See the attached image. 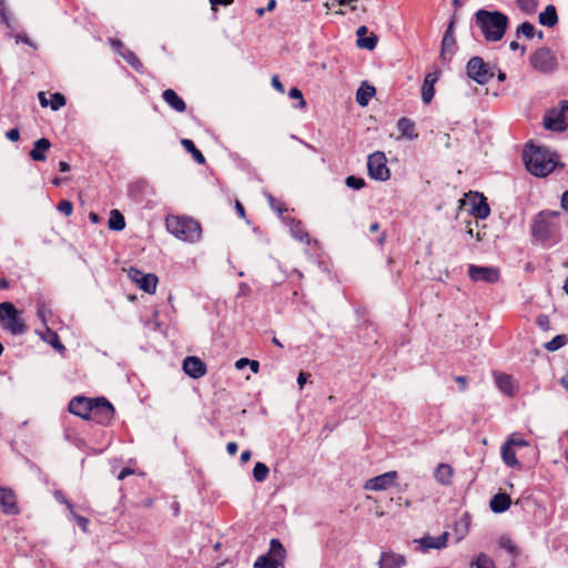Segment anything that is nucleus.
<instances>
[{"mask_svg":"<svg viewBox=\"0 0 568 568\" xmlns=\"http://www.w3.org/2000/svg\"><path fill=\"white\" fill-rule=\"evenodd\" d=\"M506 444H509V446H518V447H526L528 446V442H526L524 438L515 439L513 437L508 438Z\"/></svg>","mask_w":568,"mask_h":568,"instance_id":"obj_55","label":"nucleus"},{"mask_svg":"<svg viewBox=\"0 0 568 568\" xmlns=\"http://www.w3.org/2000/svg\"><path fill=\"white\" fill-rule=\"evenodd\" d=\"M499 545H500L501 548L506 549L510 554H516L517 552L516 546L508 538H501L500 541H499Z\"/></svg>","mask_w":568,"mask_h":568,"instance_id":"obj_49","label":"nucleus"},{"mask_svg":"<svg viewBox=\"0 0 568 568\" xmlns=\"http://www.w3.org/2000/svg\"><path fill=\"white\" fill-rule=\"evenodd\" d=\"M466 73L480 85L487 84L494 77V71L489 63L485 62L484 59L478 55L468 60Z\"/></svg>","mask_w":568,"mask_h":568,"instance_id":"obj_6","label":"nucleus"},{"mask_svg":"<svg viewBox=\"0 0 568 568\" xmlns=\"http://www.w3.org/2000/svg\"><path fill=\"white\" fill-rule=\"evenodd\" d=\"M470 568H496V567H495L494 560L488 555H486L485 552H480L471 561Z\"/></svg>","mask_w":568,"mask_h":568,"instance_id":"obj_36","label":"nucleus"},{"mask_svg":"<svg viewBox=\"0 0 568 568\" xmlns=\"http://www.w3.org/2000/svg\"><path fill=\"white\" fill-rule=\"evenodd\" d=\"M58 210L63 213L64 215L69 216L72 214V211H73V204L72 202L68 201V200H62L59 204H58Z\"/></svg>","mask_w":568,"mask_h":568,"instance_id":"obj_48","label":"nucleus"},{"mask_svg":"<svg viewBox=\"0 0 568 568\" xmlns=\"http://www.w3.org/2000/svg\"><path fill=\"white\" fill-rule=\"evenodd\" d=\"M523 158L527 170L539 178L547 176L559 164L557 154L544 146L532 144L524 152Z\"/></svg>","mask_w":568,"mask_h":568,"instance_id":"obj_1","label":"nucleus"},{"mask_svg":"<svg viewBox=\"0 0 568 568\" xmlns=\"http://www.w3.org/2000/svg\"><path fill=\"white\" fill-rule=\"evenodd\" d=\"M501 458H503V462L509 466V467H516V466H519V462L516 457V453L515 450L513 449L511 446H509V444H504L501 446Z\"/></svg>","mask_w":568,"mask_h":568,"instance_id":"obj_34","label":"nucleus"},{"mask_svg":"<svg viewBox=\"0 0 568 568\" xmlns=\"http://www.w3.org/2000/svg\"><path fill=\"white\" fill-rule=\"evenodd\" d=\"M405 564V557L393 551H383L378 560L379 568H402Z\"/></svg>","mask_w":568,"mask_h":568,"instance_id":"obj_18","label":"nucleus"},{"mask_svg":"<svg viewBox=\"0 0 568 568\" xmlns=\"http://www.w3.org/2000/svg\"><path fill=\"white\" fill-rule=\"evenodd\" d=\"M468 276L474 282H485L493 284L498 282L500 274L497 267L478 266L471 264L468 267Z\"/></svg>","mask_w":568,"mask_h":568,"instance_id":"obj_11","label":"nucleus"},{"mask_svg":"<svg viewBox=\"0 0 568 568\" xmlns=\"http://www.w3.org/2000/svg\"><path fill=\"white\" fill-rule=\"evenodd\" d=\"M376 89L373 85L363 83L356 92V102L361 106H366L369 100L375 95Z\"/></svg>","mask_w":568,"mask_h":568,"instance_id":"obj_26","label":"nucleus"},{"mask_svg":"<svg viewBox=\"0 0 568 568\" xmlns=\"http://www.w3.org/2000/svg\"><path fill=\"white\" fill-rule=\"evenodd\" d=\"M183 371L192 378H200L205 375L206 366L199 357L187 356L183 361Z\"/></svg>","mask_w":568,"mask_h":568,"instance_id":"obj_17","label":"nucleus"},{"mask_svg":"<svg viewBox=\"0 0 568 568\" xmlns=\"http://www.w3.org/2000/svg\"><path fill=\"white\" fill-rule=\"evenodd\" d=\"M378 38L375 34H371L369 37L357 38V47L363 49L373 50L377 44Z\"/></svg>","mask_w":568,"mask_h":568,"instance_id":"obj_40","label":"nucleus"},{"mask_svg":"<svg viewBox=\"0 0 568 568\" xmlns=\"http://www.w3.org/2000/svg\"><path fill=\"white\" fill-rule=\"evenodd\" d=\"M290 232L292 236L303 243L308 244L310 243V235L308 233L303 229L302 222L298 220H292L290 223Z\"/></svg>","mask_w":568,"mask_h":568,"instance_id":"obj_29","label":"nucleus"},{"mask_svg":"<svg viewBox=\"0 0 568 568\" xmlns=\"http://www.w3.org/2000/svg\"><path fill=\"white\" fill-rule=\"evenodd\" d=\"M558 22V16L555 6L548 4L546 9L539 14V23L552 28Z\"/></svg>","mask_w":568,"mask_h":568,"instance_id":"obj_27","label":"nucleus"},{"mask_svg":"<svg viewBox=\"0 0 568 568\" xmlns=\"http://www.w3.org/2000/svg\"><path fill=\"white\" fill-rule=\"evenodd\" d=\"M239 446L235 442H230L226 445V450L231 456H234L237 453Z\"/></svg>","mask_w":568,"mask_h":568,"instance_id":"obj_60","label":"nucleus"},{"mask_svg":"<svg viewBox=\"0 0 568 568\" xmlns=\"http://www.w3.org/2000/svg\"><path fill=\"white\" fill-rule=\"evenodd\" d=\"M544 125L551 131H565L568 128V101H561L559 108L549 110L544 116Z\"/></svg>","mask_w":568,"mask_h":568,"instance_id":"obj_7","label":"nucleus"},{"mask_svg":"<svg viewBox=\"0 0 568 568\" xmlns=\"http://www.w3.org/2000/svg\"><path fill=\"white\" fill-rule=\"evenodd\" d=\"M454 28H455V21L454 20H450L445 33H444V37H455L454 36Z\"/></svg>","mask_w":568,"mask_h":568,"instance_id":"obj_62","label":"nucleus"},{"mask_svg":"<svg viewBox=\"0 0 568 568\" xmlns=\"http://www.w3.org/2000/svg\"><path fill=\"white\" fill-rule=\"evenodd\" d=\"M53 496L58 503L64 504L68 507L69 511L73 513V504L65 498L64 494L61 490H55Z\"/></svg>","mask_w":568,"mask_h":568,"instance_id":"obj_47","label":"nucleus"},{"mask_svg":"<svg viewBox=\"0 0 568 568\" xmlns=\"http://www.w3.org/2000/svg\"><path fill=\"white\" fill-rule=\"evenodd\" d=\"M272 85L273 88L278 91L280 93H284L285 92V89H284V85L282 84V82L280 81V78L278 75H273L272 77Z\"/></svg>","mask_w":568,"mask_h":568,"instance_id":"obj_57","label":"nucleus"},{"mask_svg":"<svg viewBox=\"0 0 568 568\" xmlns=\"http://www.w3.org/2000/svg\"><path fill=\"white\" fill-rule=\"evenodd\" d=\"M531 67L542 73L552 72L557 67V60L551 50L542 47L531 53L529 58Z\"/></svg>","mask_w":568,"mask_h":568,"instance_id":"obj_9","label":"nucleus"},{"mask_svg":"<svg viewBox=\"0 0 568 568\" xmlns=\"http://www.w3.org/2000/svg\"><path fill=\"white\" fill-rule=\"evenodd\" d=\"M67 103L65 97L62 93L55 92L51 94L50 106L53 111L59 110Z\"/></svg>","mask_w":568,"mask_h":568,"instance_id":"obj_43","label":"nucleus"},{"mask_svg":"<svg viewBox=\"0 0 568 568\" xmlns=\"http://www.w3.org/2000/svg\"><path fill=\"white\" fill-rule=\"evenodd\" d=\"M568 338L566 335H557L551 341L547 342L545 344V348L549 352H555L561 348L564 345H566Z\"/></svg>","mask_w":568,"mask_h":568,"instance_id":"obj_38","label":"nucleus"},{"mask_svg":"<svg viewBox=\"0 0 568 568\" xmlns=\"http://www.w3.org/2000/svg\"><path fill=\"white\" fill-rule=\"evenodd\" d=\"M311 375L308 373L301 372L297 377V384L301 388H303L304 384L307 382Z\"/></svg>","mask_w":568,"mask_h":568,"instance_id":"obj_59","label":"nucleus"},{"mask_svg":"<svg viewBox=\"0 0 568 568\" xmlns=\"http://www.w3.org/2000/svg\"><path fill=\"white\" fill-rule=\"evenodd\" d=\"M182 146L192 154L195 162L199 164L205 163V158L203 153L195 146L192 140L190 139H183L181 141Z\"/></svg>","mask_w":568,"mask_h":568,"instance_id":"obj_35","label":"nucleus"},{"mask_svg":"<svg viewBox=\"0 0 568 568\" xmlns=\"http://www.w3.org/2000/svg\"><path fill=\"white\" fill-rule=\"evenodd\" d=\"M128 274H129V277L134 283H138L141 280V277L144 276V273L142 271H140L139 268H135V267H130Z\"/></svg>","mask_w":568,"mask_h":568,"instance_id":"obj_51","label":"nucleus"},{"mask_svg":"<svg viewBox=\"0 0 568 568\" xmlns=\"http://www.w3.org/2000/svg\"><path fill=\"white\" fill-rule=\"evenodd\" d=\"M286 558V550L282 542L273 538L270 541L268 552L257 557L254 561V568H282Z\"/></svg>","mask_w":568,"mask_h":568,"instance_id":"obj_4","label":"nucleus"},{"mask_svg":"<svg viewBox=\"0 0 568 568\" xmlns=\"http://www.w3.org/2000/svg\"><path fill=\"white\" fill-rule=\"evenodd\" d=\"M561 207L568 211V191H565L561 195Z\"/></svg>","mask_w":568,"mask_h":568,"instance_id":"obj_64","label":"nucleus"},{"mask_svg":"<svg viewBox=\"0 0 568 568\" xmlns=\"http://www.w3.org/2000/svg\"><path fill=\"white\" fill-rule=\"evenodd\" d=\"M89 419L101 425H108L114 417V407L105 397L93 398Z\"/></svg>","mask_w":568,"mask_h":568,"instance_id":"obj_8","label":"nucleus"},{"mask_svg":"<svg viewBox=\"0 0 568 568\" xmlns=\"http://www.w3.org/2000/svg\"><path fill=\"white\" fill-rule=\"evenodd\" d=\"M164 102L176 112H184L186 110L185 102L178 95L173 89H166L162 93Z\"/></svg>","mask_w":568,"mask_h":568,"instance_id":"obj_21","label":"nucleus"},{"mask_svg":"<svg viewBox=\"0 0 568 568\" xmlns=\"http://www.w3.org/2000/svg\"><path fill=\"white\" fill-rule=\"evenodd\" d=\"M0 508L4 515L20 514L17 495L10 487L0 486Z\"/></svg>","mask_w":568,"mask_h":568,"instance_id":"obj_13","label":"nucleus"},{"mask_svg":"<svg viewBox=\"0 0 568 568\" xmlns=\"http://www.w3.org/2000/svg\"><path fill=\"white\" fill-rule=\"evenodd\" d=\"M471 214L480 220H485L490 214V207L484 195H480L479 202L473 205Z\"/></svg>","mask_w":568,"mask_h":568,"instance_id":"obj_33","label":"nucleus"},{"mask_svg":"<svg viewBox=\"0 0 568 568\" xmlns=\"http://www.w3.org/2000/svg\"><path fill=\"white\" fill-rule=\"evenodd\" d=\"M537 324L539 325V327L544 331H547L549 329L550 327V322H549V318L547 315H539L537 317Z\"/></svg>","mask_w":568,"mask_h":568,"instance_id":"obj_53","label":"nucleus"},{"mask_svg":"<svg viewBox=\"0 0 568 568\" xmlns=\"http://www.w3.org/2000/svg\"><path fill=\"white\" fill-rule=\"evenodd\" d=\"M250 367L251 371L253 373H257L258 372V368H260V363L257 361H254V359H248V358H240L239 361H236L235 363V367L237 369H242L244 367Z\"/></svg>","mask_w":568,"mask_h":568,"instance_id":"obj_42","label":"nucleus"},{"mask_svg":"<svg viewBox=\"0 0 568 568\" xmlns=\"http://www.w3.org/2000/svg\"><path fill=\"white\" fill-rule=\"evenodd\" d=\"M6 136L8 140L17 142L20 139V131L18 128H13L6 132Z\"/></svg>","mask_w":568,"mask_h":568,"instance_id":"obj_54","label":"nucleus"},{"mask_svg":"<svg viewBox=\"0 0 568 568\" xmlns=\"http://www.w3.org/2000/svg\"><path fill=\"white\" fill-rule=\"evenodd\" d=\"M120 55L135 70H139V68L142 65L139 58L130 49H124L123 52H120Z\"/></svg>","mask_w":568,"mask_h":568,"instance_id":"obj_39","label":"nucleus"},{"mask_svg":"<svg viewBox=\"0 0 568 568\" xmlns=\"http://www.w3.org/2000/svg\"><path fill=\"white\" fill-rule=\"evenodd\" d=\"M232 2H233V0H210L212 10H216V6H219V4L227 6V4H231Z\"/></svg>","mask_w":568,"mask_h":568,"instance_id":"obj_58","label":"nucleus"},{"mask_svg":"<svg viewBox=\"0 0 568 568\" xmlns=\"http://www.w3.org/2000/svg\"><path fill=\"white\" fill-rule=\"evenodd\" d=\"M0 18H1V21L8 27V28H13L12 24H11V21L7 14V11H6V7H4V2L1 0L0 1Z\"/></svg>","mask_w":568,"mask_h":568,"instance_id":"obj_50","label":"nucleus"},{"mask_svg":"<svg viewBox=\"0 0 568 568\" xmlns=\"http://www.w3.org/2000/svg\"><path fill=\"white\" fill-rule=\"evenodd\" d=\"M109 229L112 231H122L125 227V220L119 210H112L108 222Z\"/></svg>","mask_w":568,"mask_h":568,"instance_id":"obj_32","label":"nucleus"},{"mask_svg":"<svg viewBox=\"0 0 568 568\" xmlns=\"http://www.w3.org/2000/svg\"><path fill=\"white\" fill-rule=\"evenodd\" d=\"M517 34H523L526 38L531 39L535 36V26L525 21L517 28Z\"/></svg>","mask_w":568,"mask_h":568,"instance_id":"obj_44","label":"nucleus"},{"mask_svg":"<svg viewBox=\"0 0 568 568\" xmlns=\"http://www.w3.org/2000/svg\"><path fill=\"white\" fill-rule=\"evenodd\" d=\"M510 504L511 499L506 493H498L494 495L489 501L490 509L495 514H501L506 511L510 507Z\"/></svg>","mask_w":568,"mask_h":568,"instance_id":"obj_23","label":"nucleus"},{"mask_svg":"<svg viewBox=\"0 0 568 568\" xmlns=\"http://www.w3.org/2000/svg\"><path fill=\"white\" fill-rule=\"evenodd\" d=\"M457 49L455 37H443L439 59L447 63L452 60Z\"/></svg>","mask_w":568,"mask_h":568,"instance_id":"obj_24","label":"nucleus"},{"mask_svg":"<svg viewBox=\"0 0 568 568\" xmlns=\"http://www.w3.org/2000/svg\"><path fill=\"white\" fill-rule=\"evenodd\" d=\"M132 473H133V470H132L131 468H128V467H126V468H123V469L119 473V475H118V479H119V480H122V479H124L126 476L131 475Z\"/></svg>","mask_w":568,"mask_h":568,"instance_id":"obj_63","label":"nucleus"},{"mask_svg":"<svg viewBox=\"0 0 568 568\" xmlns=\"http://www.w3.org/2000/svg\"><path fill=\"white\" fill-rule=\"evenodd\" d=\"M270 469L264 463H256L253 468V477L256 481L263 483L268 476Z\"/></svg>","mask_w":568,"mask_h":568,"instance_id":"obj_37","label":"nucleus"},{"mask_svg":"<svg viewBox=\"0 0 568 568\" xmlns=\"http://www.w3.org/2000/svg\"><path fill=\"white\" fill-rule=\"evenodd\" d=\"M136 284L145 293L153 294L156 291L158 276L152 273L144 274Z\"/></svg>","mask_w":568,"mask_h":568,"instance_id":"obj_30","label":"nucleus"},{"mask_svg":"<svg viewBox=\"0 0 568 568\" xmlns=\"http://www.w3.org/2000/svg\"><path fill=\"white\" fill-rule=\"evenodd\" d=\"M475 21L488 42L501 40L509 23V19L505 13L485 9H480L475 13Z\"/></svg>","mask_w":568,"mask_h":568,"instance_id":"obj_2","label":"nucleus"},{"mask_svg":"<svg viewBox=\"0 0 568 568\" xmlns=\"http://www.w3.org/2000/svg\"><path fill=\"white\" fill-rule=\"evenodd\" d=\"M71 515L73 516V518H74V520L78 523V525L81 527V529H82L83 531H87L89 520H88L85 517H83V516H81V515L75 514L74 511H73V513H71Z\"/></svg>","mask_w":568,"mask_h":568,"instance_id":"obj_52","label":"nucleus"},{"mask_svg":"<svg viewBox=\"0 0 568 568\" xmlns=\"http://www.w3.org/2000/svg\"><path fill=\"white\" fill-rule=\"evenodd\" d=\"M288 97L291 99H295V100H298V106L300 108H305L306 106V101L304 100V97L302 94V91L297 88H292L290 91H288Z\"/></svg>","mask_w":568,"mask_h":568,"instance_id":"obj_46","label":"nucleus"},{"mask_svg":"<svg viewBox=\"0 0 568 568\" xmlns=\"http://www.w3.org/2000/svg\"><path fill=\"white\" fill-rule=\"evenodd\" d=\"M438 80L437 72L427 73L422 85V99L425 104L430 103L435 94V83Z\"/></svg>","mask_w":568,"mask_h":568,"instance_id":"obj_19","label":"nucleus"},{"mask_svg":"<svg viewBox=\"0 0 568 568\" xmlns=\"http://www.w3.org/2000/svg\"><path fill=\"white\" fill-rule=\"evenodd\" d=\"M165 225L168 231L179 240L194 243L201 237V225L194 219L171 216L166 219Z\"/></svg>","mask_w":568,"mask_h":568,"instance_id":"obj_3","label":"nucleus"},{"mask_svg":"<svg viewBox=\"0 0 568 568\" xmlns=\"http://www.w3.org/2000/svg\"><path fill=\"white\" fill-rule=\"evenodd\" d=\"M346 185L354 190H361L365 185V181L362 178H357L355 175H349L345 181Z\"/></svg>","mask_w":568,"mask_h":568,"instance_id":"obj_45","label":"nucleus"},{"mask_svg":"<svg viewBox=\"0 0 568 568\" xmlns=\"http://www.w3.org/2000/svg\"><path fill=\"white\" fill-rule=\"evenodd\" d=\"M110 44L114 49L115 52L120 54V52H123L124 49H126L123 44V42L119 39H110Z\"/></svg>","mask_w":568,"mask_h":568,"instance_id":"obj_56","label":"nucleus"},{"mask_svg":"<svg viewBox=\"0 0 568 568\" xmlns=\"http://www.w3.org/2000/svg\"><path fill=\"white\" fill-rule=\"evenodd\" d=\"M495 381L498 388L508 396H514L517 392V386L513 377L508 374L499 373L495 375Z\"/></svg>","mask_w":568,"mask_h":568,"instance_id":"obj_20","label":"nucleus"},{"mask_svg":"<svg viewBox=\"0 0 568 568\" xmlns=\"http://www.w3.org/2000/svg\"><path fill=\"white\" fill-rule=\"evenodd\" d=\"M517 6L523 12L532 14L537 10L538 2L537 0H517Z\"/></svg>","mask_w":568,"mask_h":568,"instance_id":"obj_41","label":"nucleus"},{"mask_svg":"<svg viewBox=\"0 0 568 568\" xmlns=\"http://www.w3.org/2000/svg\"><path fill=\"white\" fill-rule=\"evenodd\" d=\"M397 130L402 138L408 140H415L418 138V133H416L415 130V123L408 118L403 116L397 121Z\"/></svg>","mask_w":568,"mask_h":568,"instance_id":"obj_25","label":"nucleus"},{"mask_svg":"<svg viewBox=\"0 0 568 568\" xmlns=\"http://www.w3.org/2000/svg\"><path fill=\"white\" fill-rule=\"evenodd\" d=\"M16 41H17V42H23V43H26V44H28V45H33V43L31 42V40L29 39V37H28V36H26V34H23V36H22V34H17V36H16Z\"/></svg>","mask_w":568,"mask_h":568,"instance_id":"obj_61","label":"nucleus"},{"mask_svg":"<svg viewBox=\"0 0 568 568\" xmlns=\"http://www.w3.org/2000/svg\"><path fill=\"white\" fill-rule=\"evenodd\" d=\"M92 400L93 398L77 396L70 400L68 409L71 414L88 420L92 410Z\"/></svg>","mask_w":568,"mask_h":568,"instance_id":"obj_15","label":"nucleus"},{"mask_svg":"<svg viewBox=\"0 0 568 568\" xmlns=\"http://www.w3.org/2000/svg\"><path fill=\"white\" fill-rule=\"evenodd\" d=\"M435 478L443 485L452 484L453 468L448 464H439L435 470Z\"/></svg>","mask_w":568,"mask_h":568,"instance_id":"obj_28","label":"nucleus"},{"mask_svg":"<svg viewBox=\"0 0 568 568\" xmlns=\"http://www.w3.org/2000/svg\"><path fill=\"white\" fill-rule=\"evenodd\" d=\"M554 231L555 226L546 220L544 213H539L531 227L532 235L546 245L552 239Z\"/></svg>","mask_w":568,"mask_h":568,"instance_id":"obj_12","label":"nucleus"},{"mask_svg":"<svg viewBox=\"0 0 568 568\" xmlns=\"http://www.w3.org/2000/svg\"><path fill=\"white\" fill-rule=\"evenodd\" d=\"M396 478L397 471L395 470L384 473L382 475L368 479L364 485V489L375 491L386 490L392 485H394Z\"/></svg>","mask_w":568,"mask_h":568,"instance_id":"obj_14","label":"nucleus"},{"mask_svg":"<svg viewBox=\"0 0 568 568\" xmlns=\"http://www.w3.org/2000/svg\"><path fill=\"white\" fill-rule=\"evenodd\" d=\"M367 170L369 176L374 180L386 181L390 176L386 156L379 151H376L368 156Z\"/></svg>","mask_w":568,"mask_h":568,"instance_id":"obj_10","label":"nucleus"},{"mask_svg":"<svg viewBox=\"0 0 568 568\" xmlns=\"http://www.w3.org/2000/svg\"><path fill=\"white\" fill-rule=\"evenodd\" d=\"M448 532L444 531L438 537L424 536L419 539H415L414 541L419 545V550L426 552L429 549H443L447 546Z\"/></svg>","mask_w":568,"mask_h":568,"instance_id":"obj_16","label":"nucleus"},{"mask_svg":"<svg viewBox=\"0 0 568 568\" xmlns=\"http://www.w3.org/2000/svg\"><path fill=\"white\" fill-rule=\"evenodd\" d=\"M51 148V142L41 138L33 143V148L30 151L29 155L33 161L43 162L45 161V152Z\"/></svg>","mask_w":568,"mask_h":568,"instance_id":"obj_22","label":"nucleus"},{"mask_svg":"<svg viewBox=\"0 0 568 568\" xmlns=\"http://www.w3.org/2000/svg\"><path fill=\"white\" fill-rule=\"evenodd\" d=\"M0 323L12 335H22L27 331L26 323L10 302H2L0 304Z\"/></svg>","mask_w":568,"mask_h":568,"instance_id":"obj_5","label":"nucleus"},{"mask_svg":"<svg viewBox=\"0 0 568 568\" xmlns=\"http://www.w3.org/2000/svg\"><path fill=\"white\" fill-rule=\"evenodd\" d=\"M43 341L50 344L57 352L63 354L65 352V346L61 343L59 335L47 327L45 333L42 335Z\"/></svg>","mask_w":568,"mask_h":568,"instance_id":"obj_31","label":"nucleus"}]
</instances>
